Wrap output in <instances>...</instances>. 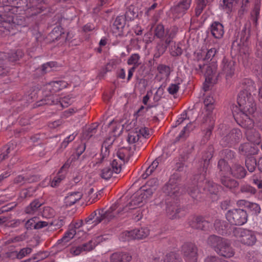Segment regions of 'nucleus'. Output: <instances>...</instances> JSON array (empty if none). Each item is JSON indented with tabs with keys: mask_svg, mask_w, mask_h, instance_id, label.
Here are the masks:
<instances>
[{
	"mask_svg": "<svg viewBox=\"0 0 262 262\" xmlns=\"http://www.w3.org/2000/svg\"><path fill=\"white\" fill-rule=\"evenodd\" d=\"M132 256L127 253H115L111 256L112 262H129Z\"/></svg>",
	"mask_w": 262,
	"mask_h": 262,
	"instance_id": "35",
	"label": "nucleus"
},
{
	"mask_svg": "<svg viewBox=\"0 0 262 262\" xmlns=\"http://www.w3.org/2000/svg\"><path fill=\"white\" fill-rule=\"evenodd\" d=\"M260 9V4L259 3H256L255 4L254 7L251 12V15L252 20L255 23H257L258 18L259 16Z\"/></svg>",
	"mask_w": 262,
	"mask_h": 262,
	"instance_id": "53",
	"label": "nucleus"
},
{
	"mask_svg": "<svg viewBox=\"0 0 262 262\" xmlns=\"http://www.w3.org/2000/svg\"><path fill=\"white\" fill-rule=\"evenodd\" d=\"M32 251V249L31 248H24L21 249L19 251H15L12 252L11 253V256L20 259L30 254Z\"/></svg>",
	"mask_w": 262,
	"mask_h": 262,
	"instance_id": "41",
	"label": "nucleus"
},
{
	"mask_svg": "<svg viewBox=\"0 0 262 262\" xmlns=\"http://www.w3.org/2000/svg\"><path fill=\"white\" fill-rule=\"evenodd\" d=\"M181 253L186 262H197L198 248L192 243H185L181 247Z\"/></svg>",
	"mask_w": 262,
	"mask_h": 262,
	"instance_id": "10",
	"label": "nucleus"
},
{
	"mask_svg": "<svg viewBox=\"0 0 262 262\" xmlns=\"http://www.w3.org/2000/svg\"><path fill=\"white\" fill-rule=\"evenodd\" d=\"M72 100L69 97H65L63 98H60L58 100L56 99V101L53 100V96L50 95L48 98L42 100V103L38 104V105L46 104L49 105L51 104H58V103L62 107H67L72 102Z\"/></svg>",
	"mask_w": 262,
	"mask_h": 262,
	"instance_id": "22",
	"label": "nucleus"
},
{
	"mask_svg": "<svg viewBox=\"0 0 262 262\" xmlns=\"http://www.w3.org/2000/svg\"><path fill=\"white\" fill-rule=\"evenodd\" d=\"M214 99L211 95H206L204 100V104L207 110L211 112L213 109Z\"/></svg>",
	"mask_w": 262,
	"mask_h": 262,
	"instance_id": "49",
	"label": "nucleus"
},
{
	"mask_svg": "<svg viewBox=\"0 0 262 262\" xmlns=\"http://www.w3.org/2000/svg\"><path fill=\"white\" fill-rule=\"evenodd\" d=\"M170 53L173 56H179L182 54V50L179 46L174 45L170 49Z\"/></svg>",
	"mask_w": 262,
	"mask_h": 262,
	"instance_id": "57",
	"label": "nucleus"
},
{
	"mask_svg": "<svg viewBox=\"0 0 262 262\" xmlns=\"http://www.w3.org/2000/svg\"><path fill=\"white\" fill-rule=\"evenodd\" d=\"M238 149L240 154L247 157L256 155L259 150L257 146L251 143H245L241 144Z\"/></svg>",
	"mask_w": 262,
	"mask_h": 262,
	"instance_id": "24",
	"label": "nucleus"
},
{
	"mask_svg": "<svg viewBox=\"0 0 262 262\" xmlns=\"http://www.w3.org/2000/svg\"><path fill=\"white\" fill-rule=\"evenodd\" d=\"M136 122V120H133L129 124L126 126V130H130L127 137V141L129 144L135 143L140 139V136L135 128Z\"/></svg>",
	"mask_w": 262,
	"mask_h": 262,
	"instance_id": "21",
	"label": "nucleus"
},
{
	"mask_svg": "<svg viewBox=\"0 0 262 262\" xmlns=\"http://www.w3.org/2000/svg\"><path fill=\"white\" fill-rule=\"evenodd\" d=\"M68 83L64 81H52L46 85V89L51 93H55L67 86Z\"/></svg>",
	"mask_w": 262,
	"mask_h": 262,
	"instance_id": "30",
	"label": "nucleus"
},
{
	"mask_svg": "<svg viewBox=\"0 0 262 262\" xmlns=\"http://www.w3.org/2000/svg\"><path fill=\"white\" fill-rule=\"evenodd\" d=\"M82 196V193L78 191L69 193L64 198V203L66 206H70L78 201Z\"/></svg>",
	"mask_w": 262,
	"mask_h": 262,
	"instance_id": "31",
	"label": "nucleus"
},
{
	"mask_svg": "<svg viewBox=\"0 0 262 262\" xmlns=\"http://www.w3.org/2000/svg\"><path fill=\"white\" fill-rule=\"evenodd\" d=\"M192 0H181L167 12L170 18L175 19L182 17L189 8Z\"/></svg>",
	"mask_w": 262,
	"mask_h": 262,
	"instance_id": "9",
	"label": "nucleus"
},
{
	"mask_svg": "<svg viewBox=\"0 0 262 262\" xmlns=\"http://www.w3.org/2000/svg\"><path fill=\"white\" fill-rule=\"evenodd\" d=\"M196 184V186H193L189 187L188 192L189 194L193 199H197L200 193L202 192L201 190V188L199 186H198V182L197 180L195 179V177H194V184Z\"/></svg>",
	"mask_w": 262,
	"mask_h": 262,
	"instance_id": "42",
	"label": "nucleus"
},
{
	"mask_svg": "<svg viewBox=\"0 0 262 262\" xmlns=\"http://www.w3.org/2000/svg\"><path fill=\"white\" fill-rule=\"evenodd\" d=\"M226 217L231 224L237 226L245 224L248 220L246 211L242 209L228 210L226 214Z\"/></svg>",
	"mask_w": 262,
	"mask_h": 262,
	"instance_id": "8",
	"label": "nucleus"
},
{
	"mask_svg": "<svg viewBox=\"0 0 262 262\" xmlns=\"http://www.w3.org/2000/svg\"><path fill=\"white\" fill-rule=\"evenodd\" d=\"M236 0H223V9L226 10L228 12L232 11L233 4Z\"/></svg>",
	"mask_w": 262,
	"mask_h": 262,
	"instance_id": "56",
	"label": "nucleus"
},
{
	"mask_svg": "<svg viewBox=\"0 0 262 262\" xmlns=\"http://www.w3.org/2000/svg\"><path fill=\"white\" fill-rule=\"evenodd\" d=\"M139 192L140 189L132 196L130 201L123 208V211L127 212L128 209H136L141 203L150 198L146 195L145 192H142L141 194H139Z\"/></svg>",
	"mask_w": 262,
	"mask_h": 262,
	"instance_id": "16",
	"label": "nucleus"
},
{
	"mask_svg": "<svg viewBox=\"0 0 262 262\" xmlns=\"http://www.w3.org/2000/svg\"><path fill=\"white\" fill-rule=\"evenodd\" d=\"M226 175L222 176L221 183L226 188L230 189L238 186V183L235 180L226 177Z\"/></svg>",
	"mask_w": 262,
	"mask_h": 262,
	"instance_id": "38",
	"label": "nucleus"
},
{
	"mask_svg": "<svg viewBox=\"0 0 262 262\" xmlns=\"http://www.w3.org/2000/svg\"><path fill=\"white\" fill-rule=\"evenodd\" d=\"M247 171L245 168L238 163H234L232 165L229 173V174H231L237 179H243L245 177Z\"/></svg>",
	"mask_w": 262,
	"mask_h": 262,
	"instance_id": "26",
	"label": "nucleus"
},
{
	"mask_svg": "<svg viewBox=\"0 0 262 262\" xmlns=\"http://www.w3.org/2000/svg\"><path fill=\"white\" fill-rule=\"evenodd\" d=\"M206 174L205 173L204 180L201 181V172L195 175V179L197 180L198 186L202 188L204 192L210 194H216L218 192V186L212 181H208L206 179Z\"/></svg>",
	"mask_w": 262,
	"mask_h": 262,
	"instance_id": "14",
	"label": "nucleus"
},
{
	"mask_svg": "<svg viewBox=\"0 0 262 262\" xmlns=\"http://www.w3.org/2000/svg\"><path fill=\"white\" fill-rule=\"evenodd\" d=\"M163 165V157L159 156L151 164L149 165L145 164L142 167L140 177L143 179H146L154 172H160V173L157 177H154L148 180L146 184L140 189L139 194H141L142 192H145L147 196L151 197L155 192L160 194L163 193L164 171H162V169Z\"/></svg>",
	"mask_w": 262,
	"mask_h": 262,
	"instance_id": "2",
	"label": "nucleus"
},
{
	"mask_svg": "<svg viewBox=\"0 0 262 262\" xmlns=\"http://www.w3.org/2000/svg\"><path fill=\"white\" fill-rule=\"evenodd\" d=\"M41 204L38 200H35L25 208V211L27 214H34L38 211Z\"/></svg>",
	"mask_w": 262,
	"mask_h": 262,
	"instance_id": "39",
	"label": "nucleus"
},
{
	"mask_svg": "<svg viewBox=\"0 0 262 262\" xmlns=\"http://www.w3.org/2000/svg\"><path fill=\"white\" fill-rule=\"evenodd\" d=\"M207 117H208V120H209L210 123H209L208 128L206 130H204V135L203 136V139H202V142L204 143H206L209 140L210 137L212 134V130L213 129L214 124L213 120H211L209 116H208Z\"/></svg>",
	"mask_w": 262,
	"mask_h": 262,
	"instance_id": "43",
	"label": "nucleus"
},
{
	"mask_svg": "<svg viewBox=\"0 0 262 262\" xmlns=\"http://www.w3.org/2000/svg\"><path fill=\"white\" fill-rule=\"evenodd\" d=\"M179 202L176 200L172 204H167L166 207V212L169 215V218L173 219L177 217V214L180 212L181 208L178 207Z\"/></svg>",
	"mask_w": 262,
	"mask_h": 262,
	"instance_id": "33",
	"label": "nucleus"
},
{
	"mask_svg": "<svg viewBox=\"0 0 262 262\" xmlns=\"http://www.w3.org/2000/svg\"><path fill=\"white\" fill-rule=\"evenodd\" d=\"M37 217H34L28 220L25 223V227L27 229H35Z\"/></svg>",
	"mask_w": 262,
	"mask_h": 262,
	"instance_id": "59",
	"label": "nucleus"
},
{
	"mask_svg": "<svg viewBox=\"0 0 262 262\" xmlns=\"http://www.w3.org/2000/svg\"><path fill=\"white\" fill-rule=\"evenodd\" d=\"M192 130V123L189 122L188 123L181 131L177 139L179 140L182 139H185L188 135L190 130Z\"/></svg>",
	"mask_w": 262,
	"mask_h": 262,
	"instance_id": "47",
	"label": "nucleus"
},
{
	"mask_svg": "<svg viewBox=\"0 0 262 262\" xmlns=\"http://www.w3.org/2000/svg\"><path fill=\"white\" fill-rule=\"evenodd\" d=\"M77 134H78L77 133L74 132L66 137L61 144V148L64 149L66 147H67L69 143L75 139Z\"/></svg>",
	"mask_w": 262,
	"mask_h": 262,
	"instance_id": "55",
	"label": "nucleus"
},
{
	"mask_svg": "<svg viewBox=\"0 0 262 262\" xmlns=\"http://www.w3.org/2000/svg\"><path fill=\"white\" fill-rule=\"evenodd\" d=\"M55 64L54 62H49L45 63L42 66V71L45 73L49 72L52 68L55 67Z\"/></svg>",
	"mask_w": 262,
	"mask_h": 262,
	"instance_id": "64",
	"label": "nucleus"
},
{
	"mask_svg": "<svg viewBox=\"0 0 262 262\" xmlns=\"http://www.w3.org/2000/svg\"><path fill=\"white\" fill-rule=\"evenodd\" d=\"M207 243L219 255L222 256L230 258L234 255V251L227 239L212 235L208 237Z\"/></svg>",
	"mask_w": 262,
	"mask_h": 262,
	"instance_id": "3",
	"label": "nucleus"
},
{
	"mask_svg": "<svg viewBox=\"0 0 262 262\" xmlns=\"http://www.w3.org/2000/svg\"><path fill=\"white\" fill-rule=\"evenodd\" d=\"M226 223L225 221L220 220H216L214 223L215 230L221 234L224 233L226 229Z\"/></svg>",
	"mask_w": 262,
	"mask_h": 262,
	"instance_id": "51",
	"label": "nucleus"
},
{
	"mask_svg": "<svg viewBox=\"0 0 262 262\" xmlns=\"http://www.w3.org/2000/svg\"><path fill=\"white\" fill-rule=\"evenodd\" d=\"M127 151L125 149H119L111 162V167L104 168L101 170V177L102 179L107 180L110 179L113 173H119L121 170L122 165L124 163L127 157Z\"/></svg>",
	"mask_w": 262,
	"mask_h": 262,
	"instance_id": "4",
	"label": "nucleus"
},
{
	"mask_svg": "<svg viewBox=\"0 0 262 262\" xmlns=\"http://www.w3.org/2000/svg\"><path fill=\"white\" fill-rule=\"evenodd\" d=\"M117 208V205L114 204L106 211L103 209L99 210L98 215L96 217V213L95 212L85 219V223L87 224H93L95 226L104 219L108 221L116 216L117 212L115 210Z\"/></svg>",
	"mask_w": 262,
	"mask_h": 262,
	"instance_id": "6",
	"label": "nucleus"
},
{
	"mask_svg": "<svg viewBox=\"0 0 262 262\" xmlns=\"http://www.w3.org/2000/svg\"><path fill=\"white\" fill-rule=\"evenodd\" d=\"M140 56L138 54H133L128 59L127 64L128 65L133 66V67L136 68L140 64Z\"/></svg>",
	"mask_w": 262,
	"mask_h": 262,
	"instance_id": "48",
	"label": "nucleus"
},
{
	"mask_svg": "<svg viewBox=\"0 0 262 262\" xmlns=\"http://www.w3.org/2000/svg\"><path fill=\"white\" fill-rule=\"evenodd\" d=\"M251 49L245 44L240 48L241 60L245 67H249L253 62V58L251 56Z\"/></svg>",
	"mask_w": 262,
	"mask_h": 262,
	"instance_id": "20",
	"label": "nucleus"
},
{
	"mask_svg": "<svg viewBox=\"0 0 262 262\" xmlns=\"http://www.w3.org/2000/svg\"><path fill=\"white\" fill-rule=\"evenodd\" d=\"M54 214V210L49 207H45L42 212V216L46 218H50Z\"/></svg>",
	"mask_w": 262,
	"mask_h": 262,
	"instance_id": "61",
	"label": "nucleus"
},
{
	"mask_svg": "<svg viewBox=\"0 0 262 262\" xmlns=\"http://www.w3.org/2000/svg\"><path fill=\"white\" fill-rule=\"evenodd\" d=\"M222 73L225 75L226 79L229 80L234 74V62L232 60L228 61L224 58L222 63Z\"/></svg>",
	"mask_w": 262,
	"mask_h": 262,
	"instance_id": "23",
	"label": "nucleus"
},
{
	"mask_svg": "<svg viewBox=\"0 0 262 262\" xmlns=\"http://www.w3.org/2000/svg\"><path fill=\"white\" fill-rule=\"evenodd\" d=\"M237 204L238 205L244 206L252 214L257 215L261 211L260 206L257 203L250 202L246 200H239L237 202Z\"/></svg>",
	"mask_w": 262,
	"mask_h": 262,
	"instance_id": "28",
	"label": "nucleus"
},
{
	"mask_svg": "<svg viewBox=\"0 0 262 262\" xmlns=\"http://www.w3.org/2000/svg\"><path fill=\"white\" fill-rule=\"evenodd\" d=\"M82 225V222L76 223L71 226L69 230L64 234L62 238L59 240L60 243H67L71 239L75 237L77 238L83 239L85 237V233L80 229Z\"/></svg>",
	"mask_w": 262,
	"mask_h": 262,
	"instance_id": "13",
	"label": "nucleus"
},
{
	"mask_svg": "<svg viewBox=\"0 0 262 262\" xmlns=\"http://www.w3.org/2000/svg\"><path fill=\"white\" fill-rule=\"evenodd\" d=\"M214 152V148L212 145L208 147L207 150L205 151L202 156V160H203V166L200 168L199 172H201V181L204 180L205 173H207V170L209 165L210 159L213 157ZM201 163V165L202 166Z\"/></svg>",
	"mask_w": 262,
	"mask_h": 262,
	"instance_id": "18",
	"label": "nucleus"
},
{
	"mask_svg": "<svg viewBox=\"0 0 262 262\" xmlns=\"http://www.w3.org/2000/svg\"><path fill=\"white\" fill-rule=\"evenodd\" d=\"M212 35L215 38H221L224 34L223 25L219 21H214L210 27Z\"/></svg>",
	"mask_w": 262,
	"mask_h": 262,
	"instance_id": "27",
	"label": "nucleus"
},
{
	"mask_svg": "<svg viewBox=\"0 0 262 262\" xmlns=\"http://www.w3.org/2000/svg\"><path fill=\"white\" fill-rule=\"evenodd\" d=\"M114 141V137H109L106 139L103 143L101 153L102 160H104V159L109 155L110 148Z\"/></svg>",
	"mask_w": 262,
	"mask_h": 262,
	"instance_id": "34",
	"label": "nucleus"
},
{
	"mask_svg": "<svg viewBox=\"0 0 262 262\" xmlns=\"http://www.w3.org/2000/svg\"><path fill=\"white\" fill-rule=\"evenodd\" d=\"M102 237H98V240L97 243L94 242L93 241H91L90 242L85 244H83L82 245H78L73 246L70 250V253L72 256H77L84 251H88L92 250L102 239Z\"/></svg>",
	"mask_w": 262,
	"mask_h": 262,
	"instance_id": "19",
	"label": "nucleus"
},
{
	"mask_svg": "<svg viewBox=\"0 0 262 262\" xmlns=\"http://www.w3.org/2000/svg\"><path fill=\"white\" fill-rule=\"evenodd\" d=\"M180 180V175L177 172L171 176L167 186V189H170L168 195L170 198L174 199L175 197L180 195L183 192L184 188L179 184Z\"/></svg>",
	"mask_w": 262,
	"mask_h": 262,
	"instance_id": "11",
	"label": "nucleus"
},
{
	"mask_svg": "<svg viewBox=\"0 0 262 262\" xmlns=\"http://www.w3.org/2000/svg\"><path fill=\"white\" fill-rule=\"evenodd\" d=\"M190 226L194 229L207 230L211 226V224L203 217L198 216L190 223Z\"/></svg>",
	"mask_w": 262,
	"mask_h": 262,
	"instance_id": "25",
	"label": "nucleus"
},
{
	"mask_svg": "<svg viewBox=\"0 0 262 262\" xmlns=\"http://www.w3.org/2000/svg\"><path fill=\"white\" fill-rule=\"evenodd\" d=\"M222 154L224 155L225 157L229 160H232L235 156V152L229 149L224 150Z\"/></svg>",
	"mask_w": 262,
	"mask_h": 262,
	"instance_id": "62",
	"label": "nucleus"
},
{
	"mask_svg": "<svg viewBox=\"0 0 262 262\" xmlns=\"http://www.w3.org/2000/svg\"><path fill=\"white\" fill-rule=\"evenodd\" d=\"M239 112L235 114L252 115L256 111V105L251 94L242 92L238 93L237 98Z\"/></svg>",
	"mask_w": 262,
	"mask_h": 262,
	"instance_id": "5",
	"label": "nucleus"
},
{
	"mask_svg": "<svg viewBox=\"0 0 262 262\" xmlns=\"http://www.w3.org/2000/svg\"><path fill=\"white\" fill-rule=\"evenodd\" d=\"M231 167L223 159H220L218 162L217 168L220 170L221 176L228 175L231 170Z\"/></svg>",
	"mask_w": 262,
	"mask_h": 262,
	"instance_id": "40",
	"label": "nucleus"
},
{
	"mask_svg": "<svg viewBox=\"0 0 262 262\" xmlns=\"http://www.w3.org/2000/svg\"><path fill=\"white\" fill-rule=\"evenodd\" d=\"M34 190L32 188L24 189L20 192V196L21 198L30 197L33 195Z\"/></svg>",
	"mask_w": 262,
	"mask_h": 262,
	"instance_id": "63",
	"label": "nucleus"
},
{
	"mask_svg": "<svg viewBox=\"0 0 262 262\" xmlns=\"http://www.w3.org/2000/svg\"><path fill=\"white\" fill-rule=\"evenodd\" d=\"M246 166L249 172H253L256 167H257V161L253 157L247 158L245 160Z\"/></svg>",
	"mask_w": 262,
	"mask_h": 262,
	"instance_id": "46",
	"label": "nucleus"
},
{
	"mask_svg": "<svg viewBox=\"0 0 262 262\" xmlns=\"http://www.w3.org/2000/svg\"><path fill=\"white\" fill-rule=\"evenodd\" d=\"M165 262H182V260L178 253L171 252L166 255Z\"/></svg>",
	"mask_w": 262,
	"mask_h": 262,
	"instance_id": "50",
	"label": "nucleus"
},
{
	"mask_svg": "<svg viewBox=\"0 0 262 262\" xmlns=\"http://www.w3.org/2000/svg\"><path fill=\"white\" fill-rule=\"evenodd\" d=\"M233 234L238 242L245 246H252L257 242L256 232L252 230L242 228H236Z\"/></svg>",
	"mask_w": 262,
	"mask_h": 262,
	"instance_id": "7",
	"label": "nucleus"
},
{
	"mask_svg": "<svg viewBox=\"0 0 262 262\" xmlns=\"http://www.w3.org/2000/svg\"><path fill=\"white\" fill-rule=\"evenodd\" d=\"M164 94V87L162 85H161L156 92L154 99L155 101H159L163 97V95Z\"/></svg>",
	"mask_w": 262,
	"mask_h": 262,
	"instance_id": "58",
	"label": "nucleus"
},
{
	"mask_svg": "<svg viewBox=\"0 0 262 262\" xmlns=\"http://www.w3.org/2000/svg\"><path fill=\"white\" fill-rule=\"evenodd\" d=\"M186 120H189L187 117V114L186 111H184L178 117L176 122L175 127L179 125L184 122Z\"/></svg>",
	"mask_w": 262,
	"mask_h": 262,
	"instance_id": "60",
	"label": "nucleus"
},
{
	"mask_svg": "<svg viewBox=\"0 0 262 262\" xmlns=\"http://www.w3.org/2000/svg\"><path fill=\"white\" fill-rule=\"evenodd\" d=\"M7 54L6 53L0 52V63L3 60L4 57L6 56H8L10 61H15L22 57L23 53L21 50H17L15 52H12L11 54L7 53Z\"/></svg>",
	"mask_w": 262,
	"mask_h": 262,
	"instance_id": "36",
	"label": "nucleus"
},
{
	"mask_svg": "<svg viewBox=\"0 0 262 262\" xmlns=\"http://www.w3.org/2000/svg\"><path fill=\"white\" fill-rule=\"evenodd\" d=\"M247 140L255 145H258L260 142V136L259 133L254 128L245 132Z\"/></svg>",
	"mask_w": 262,
	"mask_h": 262,
	"instance_id": "32",
	"label": "nucleus"
},
{
	"mask_svg": "<svg viewBox=\"0 0 262 262\" xmlns=\"http://www.w3.org/2000/svg\"><path fill=\"white\" fill-rule=\"evenodd\" d=\"M16 0H0L3 7L0 14V34L6 31L11 32L15 28L19 30L20 27L26 26L24 16H22L23 11L21 8L15 6Z\"/></svg>",
	"mask_w": 262,
	"mask_h": 262,
	"instance_id": "1",
	"label": "nucleus"
},
{
	"mask_svg": "<svg viewBox=\"0 0 262 262\" xmlns=\"http://www.w3.org/2000/svg\"><path fill=\"white\" fill-rule=\"evenodd\" d=\"M242 138V134L239 129L233 128L221 140L223 146H231L238 142Z\"/></svg>",
	"mask_w": 262,
	"mask_h": 262,
	"instance_id": "17",
	"label": "nucleus"
},
{
	"mask_svg": "<svg viewBox=\"0 0 262 262\" xmlns=\"http://www.w3.org/2000/svg\"><path fill=\"white\" fill-rule=\"evenodd\" d=\"M68 164H64L60 169V170L59 171L57 176L54 177L53 180L51 181V186L52 187H55L57 186L60 182L63 180L65 178V171L64 169L68 167Z\"/></svg>",
	"mask_w": 262,
	"mask_h": 262,
	"instance_id": "37",
	"label": "nucleus"
},
{
	"mask_svg": "<svg viewBox=\"0 0 262 262\" xmlns=\"http://www.w3.org/2000/svg\"><path fill=\"white\" fill-rule=\"evenodd\" d=\"M215 72L216 69L215 67L212 68L210 66H207L206 72L205 74L206 81H208L210 83L214 82L216 79Z\"/></svg>",
	"mask_w": 262,
	"mask_h": 262,
	"instance_id": "44",
	"label": "nucleus"
},
{
	"mask_svg": "<svg viewBox=\"0 0 262 262\" xmlns=\"http://www.w3.org/2000/svg\"><path fill=\"white\" fill-rule=\"evenodd\" d=\"M241 191L247 194L253 195L256 193V189L248 184H244L241 186Z\"/></svg>",
	"mask_w": 262,
	"mask_h": 262,
	"instance_id": "52",
	"label": "nucleus"
},
{
	"mask_svg": "<svg viewBox=\"0 0 262 262\" xmlns=\"http://www.w3.org/2000/svg\"><path fill=\"white\" fill-rule=\"evenodd\" d=\"M149 234V230L147 227L135 229L130 231L123 232L120 236L122 241H128L133 239H143Z\"/></svg>",
	"mask_w": 262,
	"mask_h": 262,
	"instance_id": "12",
	"label": "nucleus"
},
{
	"mask_svg": "<svg viewBox=\"0 0 262 262\" xmlns=\"http://www.w3.org/2000/svg\"><path fill=\"white\" fill-rule=\"evenodd\" d=\"M135 128L137 129V131L138 132L140 136V138L142 137L144 138H146L149 136L150 134V131L148 128L145 126L136 127V126Z\"/></svg>",
	"mask_w": 262,
	"mask_h": 262,
	"instance_id": "54",
	"label": "nucleus"
},
{
	"mask_svg": "<svg viewBox=\"0 0 262 262\" xmlns=\"http://www.w3.org/2000/svg\"><path fill=\"white\" fill-rule=\"evenodd\" d=\"M233 115L236 122L243 128L245 132L254 128V123L251 118L252 115L235 114L234 107L232 110Z\"/></svg>",
	"mask_w": 262,
	"mask_h": 262,
	"instance_id": "15",
	"label": "nucleus"
},
{
	"mask_svg": "<svg viewBox=\"0 0 262 262\" xmlns=\"http://www.w3.org/2000/svg\"><path fill=\"white\" fill-rule=\"evenodd\" d=\"M239 88L241 90L239 93L244 92L251 94L252 92L256 90L254 81L248 78H245L242 80L239 84Z\"/></svg>",
	"mask_w": 262,
	"mask_h": 262,
	"instance_id": "29",
	"label": "nucleus"
},
{
	"mask_svg": "<svg viewBox=\"0 0 262 262\" xmlns=\"http://www.w3.org/2000/svg\"><path fill=\"white\" fill-rule=\"evenodd\" d=\"M14 144L13 143L9 144L4 146L0 151V162L5 159L8 154L11 153L13 150Z\"/></svg>",
	"mask_w": 262,
	"mask_h": 262,
	"instance_id": "45",
	"label": "nucleus"
}]
</instances>
